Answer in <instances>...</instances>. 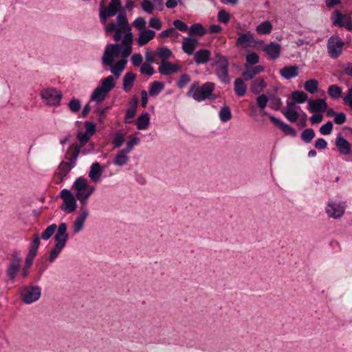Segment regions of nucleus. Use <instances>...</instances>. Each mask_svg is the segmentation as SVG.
<instances>
[{
  "instance_id": "obj_1",
  "label": "nucleus",
  "mask_w": 352,
  "mask_h": 352,
  "mask_svg": "<svg viewBox=\"0 0 352 352\" xmlns=\"http://www.w3.org/2000/svg\"><path fill=\"white\" fill-rule=\"evenodd\" d=\"M214 89L215 85L212 82H206L200 85L199 82L195 81L190 85L186 96L199 102L204 100H214L218 97L214 94Z\"/></svg>"
},
{
  "instance_id": "obj_2",
  "label": "nucleus",
  "mask_w": 352,
  "mask_h": 352,
  "mask_svg": "<svg viewBox=\"0 0 352 352\" xmlns=\"http://www.w3.org/2000/svg\"><path fill=\"white\" fill-rule=\"evenodd\" d=\"M41 296V289L38 285H27L21 289V300L26 305L38 300Z\"/></svg>"
},
{
  "instance_id": "obj_3",
  "label": "nucleus",
  "mask_w": 352,
  "mask_h": 352,
  "mask_svg": "<svg viewBox=\"0 0 352 352\" xmlns=\"http://www.w3.org/2000/svg\"><path fill=\"white\" fill-rule=\"evenodd\" d=\"M41 97L47 105L58 107L63 98V94L57 89L50 87L42 90Z\"/></svg>"
},
{
  "instance_id": "obj_4",
  "label": "nucleus",
  "mask_w": 352,
  "mask_h": 352,
  "mask_svg": "<svg viewBox=\"0 0 352 352\" xmlns=\"http://www.w3.org/2000/svg\"><path fill=\"white\" fill-rule=\"evenodd\" d=\"M121 52V45L115 43L106 46L102 57V63L104 65H110L113 62L115 57L118 56Z\"/></svg>"
},
{
  "instance_id": "obj_5",
  "label": "nucleus",
  "mask_w": 352,
  "mask_h": 352,
  "mask_svg": "<svg viewBox=\"0 0 352 352\" xmlns=\"http://www.w3.org/2000/svg\"><path fill=\"white\" fill-rule=\"evenodd\" d=\"M344 43L339 36L334 38L331 36L327 41V51L332 58H337L342 52Z\"/></svg>"
},
{
  "instance_id": "obj_6",
  "label": "nucleus",
  "mask_w": 352,
  "mask_h": 352,
  "mask_svg": "<svg viewBox=\"0 0 352 352\" xmlns=\"http://www.w3.org/2000/svg\"><path fill=\"white\" fill-rule=\"evenodd\" d=\"M345 204L342 202L329 201L326 207V212L329 217L335 219H339L344 214Z\"/></svg>"
},
{
  "instance_id": "obj_7",
  "label": "nucleus",
  "mask_w": 352,
  "mask_h": 352,
  "mask_svg": "<svg viewBox=\"0 0 352 352\" xmlns=\"http://www.w3.org/2000/svg\"><path fill=\"white\" fill-rule=\"evenodd\" d=\"M263 114L268 116L270 121L274 123L276 126H278L283 132H284L286 135H289L290 136L294 138L297 135L296 131L290 125L283 122L280 119L270 115L267 111H263Z\"/></svg>"
},
{
  "instance_id": "obj_8",
  "label": "nucleus",
  "mask_w": 352,
  "mask_h": 352,
  "mask_svg": "<svg viewBox=\"0 0 352 352\" xmlns=\"http://www.w3.org/2000/svg\"><path fill=\"white\" fill-rule=\"evenodd\" d=\"M336 17L332 23L334 25H338L340 28H345L349 31H352V21L351 17L349 16H344L339 10H336L333 12Z\"/></svg>"
},
{
  "instance_id": "obj_9",
  "label": "nucleus",
  "mask_w": 352,
  "mask_h": 352,
  "mask_svg": "<svg viewBox=\"0 0 352 352\" xmlns=\"http://www.w3.org/2000/svg\"><path fill=\"white\" fill-rule=\"evenodd\" d=\"M182 69V67L179 65H175L169 61L163 60L158 67V72L163 76H169L175 74Z\"/></svg>"
},
{
  "instance_id": "obj_10",
  "label": "nucleus",
  "mask_w": 352,
  "mask_h": 352,
  "mask_svg": "<svg viewBox=\"0 0 352 352\" xmlns=\"http://www.w3.org/2000/svg\"><path fill=\"white\" fill-rule=\"evenodd\" d=\"M107 0H102L100 7L106 11L109 14L114 16L118 12L122 10V3L120 0H111L108 6H106Z\"/></svg>"
},
{
  "instance_id": "obj_11",
  "label": "nucleus",
  "mask_w": 352,
  "mask_h": 352,
  "mask_svg": "<svg viewBox=\"0 0 352 352\" xmlns=\"http://www.w3.org/2000/svg\"><path fill=\"white\" fill-rule=\"evenodd\" d=\"M239 36L236 41V45L245 48L251 46V43L256 41L254 35L250 31L246 33H239Z\"/></svg>"
},
{
  "instance_id": "obj_12",
  "label": "nucleus",
  "mask_w": 352,
  "mask_h": 352,
  "mask_svg": "<svg viewBox=\"0 0 352 352\" xmlns=\"http://www.w3.org/2000/svg\"><path fill=\"white\" fill-rule=\"evenodd\" d=\"M307 108L311 112L322 113L327 109V103L322 98L311 100L309 101Z\"/></svg>"
},
{
  "instance_id": "obj_13",
  "label": "nucleus",
  "mask_w": 352,
  "mask_h": 352,
  "mask_svg": "<svg viewBox=\"0 0 352 352\" xmlns=\"http://www.w3.org/2000/svg\"><path fill=\"white\" fill-rule=\"evenodd\" d=\"M88 215L89 210L87 208H85L82 211H80L73 223L72 228L74 234L78 233L82 230Z\"/></svg>"
},
{
  "instance_id": "obj_14",
  "label": "nucleus",
  "mask_w": 352,
  "mask_h": 352,
  "mask_svg": "<svg viewBox=\"0 0 352 352\" xmlns=\"http://www.w3.org/2000/svg\"><path fill=\"white\" fill-rule=\"evenodd\" d=\"M263 51L273 60L279 58L280 55L281 46L274 41L270 42L264 48Z\"/></svg>"
},
{
  "instance_id": "obj_15",
  "label": "nucleus",
  "mask_w": 352,
  "mask_h": 352,
  "mask_svg": "<svg viewBox=\"0 0 352 352\" xmlns=\"http://www.w3.org/2000/svg\"><path fill=\"white\" fill-rule=\"evenodd\" d=\"M104 172L103 168L99 162H94L91 164L89 171V177L93 182H98Z\"/></svg>"
},
{
  "instance_id": "obj_16",
  "label": "nucleus",
  "mask_w": 352,
  "mask_h": 352,
  "mask_svg": "<svg viewBox=\"0 0 352 352\" xmlns=\"http://www.w3.org/2000/svg\"><path fill=\"white\" fill-rule=\"evenodd\" d=\"M280 75L286 80L295 78L299 74V67L294 65L285 66L279 71Z\"/></svg>"
},
{
  "instance_id": "obj_17",
  "label": "nucleus",
  "mask_w": 352,
  "mask_h": 352,
  "mask_svg": "<svg viewBox=\"0 0 352 352\" xmlns=\"http://www.w3.org/2000/svg\"><path fill=\"white\" fill-rule=\"evenodd\" d=\"M335 144L341 154L349 155L351 153V148L349 142L341 135H338Z\"/></svg>"
},
{
  "instance_id": "obj_18",
  "label": "nucleus",
  "mask_w": 352,
  "mask_h": 352,
  "mask_svg": "<svg viewBox=\"0 0 352 352\" xmlns=\"http://www.w3.org/2000/svg\"><path fill=\"white\" fill-rule=\"evenodd\" d=\"M155 32L153 30L146 29L142 30L137 40L138 45L139 46H144L146 45L155 37Z\"/></svg>"
},
{
  "instance_id": "obj_19",
  "label": "nucleus",
  "mask_w": 352,
  "mask_h": 352,
  "mask_svg": "<svg viewBox=\"0 0 352 352\" xmlns=\"http://www.w3.org/2000/svg\"><path fill=\"white\" fill-rule=\"evenodd\" d=\"M124 28H118V25L114 22H111V23H109L105 27L106 34H110L113 32H116L115 34L113 35V39L116 42L119 41L122 38V37L123 38L122 34L124 33Z\"/></svg>"
},
{
  "instance_id": "obj_20",
  "label": "nucleus",
  "mask_w": 352,
  "mask_h": 352,
  "mask_svg": "<svg viewBox=\"0 0 352 352\" xmlns=\"http://www.w3.org/2000/svg\"><path fill=\"white\" fill-rule=\"evenodd\" d=\"M210 56L209 50L201 49L195 54L194 59L197 65L205 64L210 60Z\"/></svg>"
},
{
  "instance_id": "obj_21",
  "label": "nucleus",
  "mask_w": 352,
  "mask_h": 352,
  "mask_svg": "<svg viewBox=\"0 0 352 352\" xmlns=\"http://www.w3.org/2000/svg\"><path fill=\"white\" fill-rule=\"evenodd\" d=\"M197 43V39L196 38L190 36L185 37L182 44L183 51L188 55H192Z\"/></svg>"
},
{
  "instance_id": "obj_22",
  "label": "nucleus",
  "mask_w": 352,
  "mask_h": 352,
  "mask_svg": "<svg viewBox=\"0 0 352 352\" xmlns=\"http://www.w3.org/2000/svg\"><path fill=\"white\" fill-rule=\"evenodd\" d=\"M126 63V59H121L118 60L115 65L113 62L111 65L108 66L110 67L111 73L113 74L116 77L118 78L125 69Z\"/></svg>"
},
{
  "instance_id": "obj_23",
  "label": "nucleus",
  "mask_w": 352,
  "mask_h": 352,
  "mask_svg": "<svg viewBox=\"0 0 352 352\" xmlns=\"http://www.w3.org/2000/svg\"><path fill=\"white\" fill-rule=\"evenodd\" d=\"M150 115L147 111L139 116L136 120V126L138 130H144L148 128L150 124Z\"/></svg>"
},
{
  "instance_id": "obj_24",
  "label": "nucleus",
  "mask_w": 352,
  "mask_h": 352,
  "mask_svg": "<svg viewBox=\"0 0 352 352\" xmlns=\"http://www.w3.org/2000/svg\"><path fill=\"white\" fill-rule=\"evenodd\" d=\"M248 69L242 73V76L245 80H251L254 77L264 71L263 65H256L252 68H247Z\"/></svg>"
},
{
  "instance_id": "obj_25",
  "label": "nucleus",
  "mask_w": 352,
  "mask_h": 352,
  "mask_svg": "<svg viewBox=\"0 0 352 352\" xmlns=\"http://www.w3.org/2000/svg\"><path fill=\"white\" fill-rule=\"evenodd\" d=\"M136 75L133 72H126L123 78V89L125 92L131 91L134 85Z\"/></svg>"
},
{
  "instance_id": "obj_26",
  "label": "nucleus",
  "mask_w": 352,
  "mask_h": 352,
  "mask_svg": "<svg viewBox=\"0 0 352 352\" xmlns=\"http://www.w3.org/2000/svg\"><path fill=\"white\" fill-rule=\"evenodd\" d=\"M216 74L221 82L225 85L230 84V79L228 75L229 66H217Z\"/></svg>"
},
{
  "instance_id": "obj_27",
  "label": "nucleus",
  "mask_w": 352,
  "mask_h": 352,
  "mask_svg": "<svg viewBox=\"0 0 352 352\" xmlns=\"http://www.w3.org/2000/svg\"><path fill=\"white\" fill-rule=\"evenodd\" d=\"M76 166L72 162L68 160V162H61L58 166L59 174L62 179H63Z\"/></svg>"
},
{
  "instance_id": "obj_28",
  "label": "nucleus",
  "mask_w": 352,
  "mask_h": 352,
  "mask_svg": "<svg viewBox=\"0 0 352 352\" xmlns=\"http://www.w3.org/2000/svg\"><path fill=\"white\" fill-rule=\"evenodd\" d=\"M234 90L238 96H243L247 91V87L241 78H237L234 82Z\"/></svg>"
},
{
  "instance_id": "obj_29",
  "label": "nucleus",
  "mask_w": 352,
  "mask_h": 352,
  "mask_svg": "<svg viewBox=\"0 0 352 352\" xmlns=\"http://www.w3.org/2000/svg\"><path fill=\"white\" fill-rule=\"evenodd\" d=\"M76 207L77 203L76 197H74L69 199L63 200L60 208L62 210L66 212L67 213H72L76 211Z\"/></svg>"
},
{
  "instance_id": "obj_30",
  "label": "nucleus",
  "mask_w": 352,
  "mask_h": 352,
  "mask_svg": "<svg viewBox=\"0 0 352 352\" xmlns=\"http://www.w3.org/2000/svg\"><path fill=\"white\" fill-rule=\"evenodd\" d=\"M116 86V82L113 76H108L107 78L101 80L99 87L106 93H109Z\"/></svg>"
},
{
  "instance_id": "obj_31",
  "label": "nucleus",
  "mask_w": 352,
  "mask_h": 352,
  "mask_svg": "<svg viewBox=\"0 0 352 352\" xmlns=\"http://www.w3.org/2000/svg\"><path fill=\"white\" fill-rule=\"evenodd\" d=\"M266 85H267L264 79L258 78L252 82L250 87V90L253 94L258 95L263 91Z\"/></svg>"
},
{
  "instance_id": "obj_32",
  "label": "nucleus",
  "mask_w": 352,
  "mask_h": 352,
  "mask_svg": "<svg viewBox=\"0 0 352 352\" xmlns=\"http://www.w3.org/2000/svg\"><path fill=\"white\" fill-rule=\"evenodd\" d=\"M165 85L163 82L154 81L150 84L149 94L151 96H157L164 89Z\"/></svg>"
},
{
  "instance_id": "obj_33",
  "label": "nucleus",
  "mask_w": 352,
  "mask_h": 352,
  "mask_svg": "<svg viewBox=\"0 0 352 352\" xmlns=\"http://www.w3.org/2000/svg\"><path fill=\"white\" fill-rule=\"evenodd\" d=\"M41 243L40 236L38 233L33 235V241L31 243L28 255L34 257L37 254L38 249Z\"/></svg>"
},
{
  "instance_id": "obj_34",
  "label": "nucleus",
  "mask_w": 352,
  "mask_h": 352,
  "mask_svg": "<svg viewBox=\"0 0 352 352\" xmlns=\"http://www.w3.org/2000/svg\"><path fill=\"white\" fill-rule=\"evenodd\" d=\"M188 30L190 36H202L206 33V30L199 23L192 24Z\"/></svg>"
},
{
  "instance_id": "obj_35",
  "label": "nucleus",
  "mask_w": 352,
  "mask_h": 352,
  "mask_svg": "<svg viewBox=\"0 0 352 352\" xmlns=\"http://www.w3.org/2000/svg\"><path fill=\"white\" fill-rule=\"evenodd\" d=\"M272 29L273 25L270 21H265L258 24L256 28V32L261 34H270L272 32Z\"/></svg>"
},
{
  "instance_id": "obj_36",
  "label": "nucleus",
  "mask_w": 352,
  "mask_h": 352,
  "mask_svg": "<svg viewBox=\"0 0 352 352\" xmlns=\"http://www.w3.org/2000/svg\"><path fill=\"white\" fill-rule=\"evenodd\" d=\"M118 13V14L116 17L117 23H116L118 25V27L124 29L129 27L130 25L129 23L125 11L121 10Z\"/></svg>"
},
{
  "instance_id": "obj_37",
  "label": "nucleus",
  "mask_w": 352,
  "mask_h": 352,
  "mask_svg": "<svg viewBox=\"0 0 352 352\" xmlns=\"http://www.w3.org/2000/svg\"><path fill=\"white\" fill-rule=\"evenodd\" d=\"M72 188L76 189V192H85L88 188L87 182L85 178L80 177L76 179L72 185Z\"/></svg>"
},
{
  "instance_id": "obj_38",
  "label": "nucleus",
  "mask_w": 352,
  "mask_h": 352,
  "mask_svg": "<svg viewBox=\"0 0 352 352\" xmlns=\"http://www.w3.org/2000/svg\"><path fill=\"white\" fill-rule=\"evenodd\" d=\"M219 116L222 122H227L232 118L230 107L228 105L223 106L219 113Z\"/></svg>"
},
{
  "instance_id": "obj_39",
  "label": "nucleus",
  "mask_w": 352,
  "mask_h": 352,
  "mask_svg": "<svg viewBox=\"0 0 352 352\" xmlns=\"http://www.w3.org/2000/svg\"><path fill=\"white\" fill-rule=\"evenodd\" d=\"M318 81L316 79H309L305 81L304 84V89L305 91L310 94H315L318 91Z\"/></svg>"
},
{
  "instance_id": "obj_40",
  "label": "nucleus",
  "mask_w": 352,
  "mask_h": 352,
  "mask_svg": "<svg viewBox=\"0 0 352 352\" xmlns=\"http://www.w3.org/2000/svg\"><path fill=\"white\" fill-rule=\"evenodd\" d=\"M124 150L122 149L115 157V159L113 160V164L119 166H122L124 164H126L129 161V157L127 156L128 153L124 152L123 153Z\"/></svg>"
},
{
  "instance_id": "obj_41",
  "label": "nucleus",
  "mask_w": 352,
  "mask_h": 352,
  "mask_svg": "<svg viewBox=\"0 0 352 352\" xmlns=\"http://www.w3.org/2000/svg\"><path fill=\"white\" fill-rule=\"evenodd\" d=\"M107 94L99 87H97L91 94V100L96 102H100L104 100Z\"/></svg>"
},
{
  "instance_id": "obj_42",
  "label": "nucleus",
  "mask_w": 352,
  "mask_h": 352,
  "mask_svg": "<svg viewBox=\"0 0 352 352\" xmlns=\"http://www.w3.org/2000/svg\"><path fill=\"white\" fill-rule=\"evenodd\" d=\"M342 92V88L336 85H330L327 89L329 96L334 100L340 98L341 97Z\"/></svg>"
},
{
  "instance_id": "obj_43",
  "label": "nucleus",
  "mask_w": 352,
  "mask_h": 352,
  "mask_svg": "<svg viewBox=\"0 0 352 352\" xmlns=\"http://www.w3.org/2000/svg\"><path fill=\"white\" fill-rule=\"evenodd\" d=\"M21 266L10 263L7 270H6V275L9 278L11 282L14 283L16 279V274L19 272V270Z\"/></svg>"
},
{
  "instance_id": "obj_44",
  "label": "nucleus",
  "mask_w": 352,
  "mask_h": 352,
  "mask_svg": "<svg viewBox=\"0 0 352 352\" xmlns=\"http://www.w3.org/2000/svg\"><path fill=\"white\" fill-rule=\"evenodd\" d=\"M316 133L313 129L307 128L303 130L301 133V140L305 143H309L315 137Z\"/></svg>"
},
{
  "instance_id": "obj_45",
  "label": "nucleus",
  "mask_w": 352,
  "mask_h": 352,
  "mask_svg": "<svg viewBox=\"0 0 352 352\" xmlns=\"http://www.w3.org/2000/svg\"><path fill=\"white\" fill-rule=\"evenodd\" d=\"M245 60V67L249 68L250 65H254L258 63L259 56L256 52H250L246 55Z\"/></svg>"
},
{
  "instance_id": "obj_46",
  "label": "nucleus",
  "mask_w": 352,
  "mask_h": 352,
  "mask_svg": "<svg viewBox=\"0 0 352 352\" xmlns=\"http://www.w3.org/2000/svg\"><path fill=\"white\" fill-rule=\"evenodd\" d=\"M292 98L296 103L302 104L307 100L308 96L302 91H294L292 93Z\"/></svg>"
},
{
  "instance_id": "obj_47",
  "label": "nucleus",
  "mask_w": 352,
  "mask_h": 352,
  "mask_svg": "<svg viewBox=\"0 0 352 352\" xmlns=\"http://www.w3.org/2000/svg\"><path fill=\"white\" fill-rule=\"evenodd\" d=\"M56 228L57 226L55 223L51 224L50 226H47L41 234L42 239L45 241L49 240L54 234Z\"/></svg>"
},
{
  "instance_id": "obj_48",
  "label": "nucleus",
  "mask_w": 352,
  "mask_h": 352,
  "mask_svg": "<svg viewBox=\"0 0 352 352\" xmlns=\"http://www.w3.org/2000/svg\"><path fill=\"white\" fill-rule=\"evenodd\" d=\"M137 108L135 107L129 106L126 110V114L124 116V122L125 124H130L133 122L131 120L135 116Z\"/></svg>"
},
{
  "instance_id": "obj_49",
  "label": "nucleus",
  "mask_w": 352,
  "mask_h": 352,
  "mask_svg": "<svg viewBox=\"0 0 352 352\" xmlns=\"http://www.w3.org/2000/svg\"><path fill=\"white\" fill-rule=\"evenodd\" d=\"M89 197L90 196L86 194L85 192H76L75 197L80 201L81 204L80 211H82L85 208H87V204Z\"/></svg>"
},
{
  "instance_id": "obj_50",
  "label": "nucleus",
  "mask_w": 352,
  "mask_h": 352,
  "mask_svg": "<svg viewBox=\"0 0 352 352\" xmlns=\"http://www.w3.org/2000/svg\"><path fill=\"white\" fill-rule=\"evenodd\" d=\"M34 258V257L27 255V256L25 259V264H24L23 271L21 273V276L23 278H26L28 276V273H29L28 270L33 263Z\"/></svg>"
},
{
  "instance_id": "obj_51",
  "label": "nucleus",
  "mask_w": 352,
  "mask_h": 352,
  "mask_svg": "<svg viewBox=\"0 0 352 352\" xmlns=\"http://www.w3.org/2000/svg\"><path fill=\"white\" fill-rule=\"evenodd\" d=\"M214 65L216 66H229L228 59L226 56L217 53L214 56Z\"/></svg>"
},
{
  "instance_id": "obj_52",
  "label": "nucleus",
  "mask_w": 352,
  "mask_h": 352,
  "mask_svg": "<svg viewBox=\"0 0 352 352\" xmlns=\"http://www.w3.org/2000/svg\"><path fill=\"white\" fill-rule=\"evenodd\" d=\"M69 110L72 113H77L81 107L80 100L78 98H73L67 104Z\"/></svg>"
},
{
  "instance_id": "obj_53",
  "label": "nucleus",
  "mask_w": 352,
  "mask_h": 352,
  "mask_svg": "<svg viewBox=\"0 0 352 352\" xmlns=\"http://www.w3.org/2000/svg\"><path fill=\"white\" fill-rule=\"evenodd\" d=\"M283 113L288 120L292 122H295L298 117V113L296 110L292 109H287L283 111Z\"/></svg>"
},
{
  "instance_id": "obj_54",
  "label": "nucleus",
  "mask_w": 352,
  "mask_h": 352,
  "mask_svg": "<svg viewBox=\"0 0 352 352\" xmlns=\"http://www.w3.org/2000/svg\"><path fill=\"white\" fill-rule=\"evenodd\" d=\"M190 82V77L188 74H183L180 76L179 80L177 82V87L182 89Z\"/></svg>"
},
{
  "instance_id": "obj_55",
  "label": "nucleus",
  "mask_w": 352,
  "mask_h": 352,
  "mask_svg": "<svg viewBox=\"0 0 352 352\" xmlns=\"http://www.w3.org/2000/svg\"><path fill=\"white\" fill-rule=\"evenodd\" d=\"M124 32L125 33L123 36L122 42L123 43L133 44V34L131 32V27L129 26L124 29Z\"/></svg>"
},
{
  "instance_id": "obj_56",
  "label": "nucleus",
  "mask_w": 352,
  "mask_h": 352,
  "mask_svg": "<svg viewBox=\"0 0 352 352\" xmlns=\"http://www.w3.org/2000/svg\"><path fill=\"white\" fill-rule=\"evenodd\" d=\"M333 123L331 121H327L325 124H322L320 129L319 131L321 134L324 135H329L332 132L333 130Z\"/></svg>"
},
{
  "instance_id": "obj_57",
  "label": "nucleus",
  "mask_w": 352,
  "mask_h": 352,
  "mask_svg": "<svg viewBox=\"0 0 352 352\" xmlns=\"http://www.w3.org/2000/svg\"><path fill=\"white\" fill-rule=\"evenodd\" d=\"M63 249V248L54 245V246L50 252V256L48 258L49 261L50 263H53L55 261V259L58 256Z\"/></svg>"
},
{
  "instance_id": "obj_58",
  "label": "nucleus",
  "mask_w": 352,
  "mask_h": 352,
  "mask_svg": "<svg viewBox=\"0 0 352 352\" xmlns=\"http://www.w3.org/2000/svg\"><path fill=\"white\" fill-rule=\"evenodd\" d=\"M68 238H69V236L61 235V234H59V235L55 234V236H54V241L56 242L55 245L64 248L66 245Z\"/></svg>"
},
{
  "instance_id": "obj_59",
  "label": "nucleus",
  "mask_w": 352,
  "mask_h": 352,
  "mask_svg": "<svg viewBox=\"0 0 352 352\" xmlns=\"http://www.w3.org/2000/svg\"><path fill=\"white\" fill-rule=\"evenodd\" d=\"M140 72L148 76H151L155 74L154 68L148 63H143L140 67Z\"/></svg>"
},
{
  "instance_id": "obj_60",
  "label": "nucleus",
  "mask_w": 352,
  "mask_h": 352,
  "mask_svg": "<svg viewBox=\"0 0 352 352\" xmlns=\"http://www.w3.org/2000/svg\"><path fill=\"white\" fill-rule=\"evenodd\" d=\"M124 142V135L121 133H116L113 140V144L116 148H120Z\"/></svg>"
},
{
  "instance_id": "obj_61",
  "label": "nucleus",
  "mask_w": 352,
  "mask_h": 352,
  "mask_svg": "<svg viewBox=\"0 0 352 352\" xmlns=\"http://www.w3.org/2000/svg\"><path fill=\"white\" fill-rule=\"evenodd\" d=\"M270 100L273 103L272 109L274 111H278L280 109L282 106V101L279 97L276 96L274 94L270 95Z\"/></svg>"
},
{
  "instance_id": "obj_62",
  "label": "nucleus",
  "mask_w": 352,
  "mask_h": 352,
  "mask_svg": "<svg viewBox=\"0 0 352 352\" xmlns=\"http://www.w3.org/2000/svg\"><path fill=\"white\" fill-rule=\"evenodd\" d=\"M138 144H139V138L137 136L133 137V138H131V140H129L127 142L126 147L124 148H123V150H124L123 153H124V152H126L128 153H130L133 150L134 145Z\"/></svg>"
},
{
  "instance_id": "obj_63",
  "label": "nucleus",
  "mask_w": 352,
  "mask_h": 352,
  "mask_svg": "<svg viewBox=\"0 0 352 352\" xmlns=\"http://www.w3.org/2000/svg\"><path fill=\"white\" fill-rule=\"evenodd\" d=\"M269 100H270V96L267 97L265 94L258 96L256 98L258 107L261 109H265L267 104V102L269 101Z\"/></svg>"
},
{
  "instance_id": "obj_64",
  "label": "nucleus",
  "mask_w": 352,
  "mask_h": 352,
  "mask_svg": "<svg viewBox=\"0 0 352 352\" xmlns=\"http://www.w3.org/2000/svg\"><path fill=\"white\" fill-rule=\"evenodd\" d=\"M230 14L223 9L218 12L217 19L221 23H227L230 21Z\"/></svg>"
}]
</instances>
